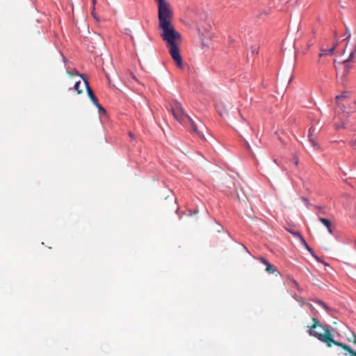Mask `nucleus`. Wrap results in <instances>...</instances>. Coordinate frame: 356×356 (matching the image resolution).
<instances>
[{
  "mask_svg": "<svg viewBox=\"0 0 356 356\" xmlns=\"http://www.w3.org/2000/svg\"><path fill=\"white\" fill-rule=\"evenodd\" d=\"M129 136H130L131 138H134V135H133V134H132L131 132H129Z\"/></svg>",
  "mask_w": 356,
  "mask_h": 356,
  "instance_id": "37",
  "label": "nucleus"
},
{
  "mask_svg": "<svg viewBox=\"0 0 356 356\" xmlns=\"http://www.w3.org/2000/svg\"><path fill=\"white\" fill-rule=\"evenodd\" d=\"M81 84V81H76L74 86V88L75 90L77 91L78 94H81L82 92V90H79V86Z\"/></svg>",
  "mask_w": 356,
  "mask_h": 356,
  "instance_id": "21",
  "label": "nucleus"
},
{
  "mask_svg": "<svg viewBox=\"0 0 356 356\" xmlns=\"http://www.w3.org/2000/svg\"><path fill=\"white\" fill-rule=\"evenodd\" d=\"M312 45V42H308L307 44V49H309Z\"/></svg>",
  "mask_w": 356,
  "mask_h": 356,
  "instance_id": "36",
  "label": "nucleus"
},
{
  "mask_svg": "<svg viewBox=\"0 0 356 356\" xmlns=\"http://www.w3.org/2000/svg\"><path fill=\"white\" fill-rule=\"evenodd\" d=\"M341 348L347 351L350 354V356H356V352H355L349 346L342 343Z\"/></svg>",
  "mask_w": 356,
  "mask_h": 356,
  "instance_id": "12",
  "label": "nucleus"
},
{
  "mask_svg": "<svg viewBox=\"0 0 356 356\" xmlns=\"http://www.w3.org/2000/svg\"><path fill=\"white\" fill-rule=\"evenodd\" d=\"M350 337H348V341L349 342H353V343L356 345V334L353 332H350Z\"/></svg>",
  "mask_w": 356,
  "mask_h": 356,
  "instance_id": "18",
  "label": "nucleus"
},
{
  "mask_svg": "<svg viewBox=\"0 0 356 356\" xmlns=\"http://www.w3.org/2000/svg\"><path fill=\"white\" fill-rule=\"evenodd\" d=\"M313 325L309 326L308 332L310 336L317 338L319 341L325 343L327 347H332L333 345L341 347L342 343L338 342L333 339V336L327 327L321 324L316 318H313Z\"/></svg>",
  "mask_w": 356,
  "mask_h": 356,
  "instance_id": "2",
  "label": "nucleus"
},
{
  "mask_svg": "<svg viewBox=\"0 0 356 356\" xmlns=\"http://www.w3.org/2000/svg\"><path fill=\"white\" fill-rule=\"evenodd\" d=\"M339 43L337 42L336 43H334L333 44V46L330 49V48H327V49H322L321 50V53L319 54V56L321 57L324 55H326V54H333L337 47L338 46Z\"/></svg>",
  "mask_w": 356,
  "mask_h": 356,
  "instance_id": "9",
  "label": "nucleus"
},
{
  "mask_svg": "<svg viewBox=\"0 0 356 356\" xmlns=\"http://www.w3.org/2000/svg\"><path fill=\"white\" fill-rule=\"evenodd\" d=\"M311 129H309V136H308L309 141L311 143L312 146L314 149H318L319 147V146H318V143L312 138L313 135H312Z\"/></svg>",
  "mask_w": 356,
  "mask_h": 356,
  "instance_id": "11",
  "label": "nucleus"
},
{
  "mask_svg": "<svg viewBox=\"0 0 356 356\" xmlns=\"http://www.w3.org/2000/svg\"><path fill=\"white\" fill-rule=\"evenodd\" d=\"M318 220L324 225L326 227H329L331 225V222L329 219L327 218H321V217H319L318 218Z\"/></svg>",
  "mask_w": 356,
  "mask_h": 356,
  "instance_id": "14",
  "label": "nucleus"
},
{
  "mask_svg": "<svg viewBox=\"0 0 356 356\" xmlns=\"http://www.w3.org/2000/svg\"><path fill=\"white\" fill-rule=\"evenodd\" d=\"M289 286L291 287H297L298 286L297 282L295 280L292 279V278L291 279L290 278L289 280Z\"/></svg>",
  "mask_w": 356,
  "mask_h": 356,
  "instance_id": "20",
  "label": "nucleus"
},
{
  "mask_svg": "<svg viewBox=\"0 0 356 356\" xmlns=\"http://www.w3.org/2000/svg\"><path fill=\"white\" fill-rule=\"evenodd\" d=\"M257 259L259 260L260 262L262 263L264 266H266V271L268 274H275V273H278L277 268L274 266L270 264L265 258L259 257Z\"/></svg>",
  "mask_w": 356,
  "mask_h": 356,
  "instance_id": "8",
  "label": "nucleus"
},
{
  "mask_svg": "<svg viewBox=\"0 0 356 356\" xmlns=\"http://www.w3.org/2000/svg\"><path fill=\"white\" fill-rule=\"evenodd\" d=\"M77 76H80L83 79L84 84L86 88V91L88 93V95L89 98L90 99L91 102L93 103V104L98 108L99 113H105L106 110L98 103V101L97 98L95 97L91 88L90 87L89 83L87 80L84 79L83 77V75L80 74L79 72L75 71Z\"/></svg>",
  "mask_w": 356,
  "mask_h": 356,
  "instance_id": "4",
  "label": "nucleus"
},
{
  "mask_svg": "<svg viewBox=\"0 0 356 356\" xmlns=\"http://www.w3.org/2000/svg\"><path fill=\"white\" fill-rule=\"evenodd\" d=\"M298 164V160H296L295 165H297Z\"/></svg>",
  "mask_w": 356,
  "mask_h": 356,
  "instance_id": "40",
  "label": "nucleus"
},
{
  "mask_svg": "<svg viewBox=\"0 0 356 356\" xmlns=\"http://www.w3.org/2000/svg\"><path fill=\"white\" fill-rule=\"evenodd\" d=\"M216 107L219 115L229 122V120L232 118L229 117L228 110L225 108V105L222 103H219L216 104Z\"/></svg>",
  "mask_w": 356,
  "mask_h": 356,
  "instance_id": "7",
  "label": "nucleus"
},
{
  "mask_svg": "<svg viewBox=\"0 0 356 356\" xmlns=\"http://www.w3.org/2000/svg\"><path fill=\"white\" fill-rule=\"evenodd\" d=\"M66 72H67V74L69 76H73V73H72L71 71H70V70H69L68 68H67V70H66Z\"/></svg>",
  "mask_w": 356,
  "mask_h": 356,
  "instance_id": "30",
  "label": "nucleus"
},
{
  "mask_svg": "<svg viewBox=\"0 0 356 356\" xmlns=\"http://www.w3.org/2000/svg\"><path fill=\"white\" fill-rule=\"evenodd\" d=\"M301 244L304 246V247H306L307 245H308V244L307 243L305 239L304 238V237L302 236L300 238H299Z\"/></svg>",
  "mask_w": 356,
  "mask_h": 356,
  "instance_id": "23",
  "label": "nucleus"
},
{
  "mask_svg": "<svg viewBox=\"0 0 356 356\" xmlns=\"http://www.w3.org/2000/svg\"><path fill=\"white\" fill-rule=\"evenodd\" d=\"M243 250H245V251H247V252H248V250H247V248H246V247H245V246H243Z\"/></svg>",
  "mask_w": 356,
  "mask_h": 356,
  "instance_id": "42",
  "label": "nucleus"
},
{
  "mask_svg": "<svg viewBox=\"0 0 356 356\" xmlns=\"http://www.w3.org/2000/svg\"><path fill=\"white\" fill-rule=\"evenodd\" d=\"M318 262L323 263L325 266H327L328 264L326 262H323L316 254L314 257Z\"/></svg>",
  "mask_w": 356,
  "mask_h": 356,
  "instance_id": "24",
  "label": "nucleus"
},
{
  "mask_svg": "<svg viewBox=\"0 0 356 356\" xmlns=\"http://www.w3.org/2000/svg\"><path fill=\"white\" fill-rule=\"evenodd\" d=\"M273 162H274L275 163H277V161H276V160H275V159H274V160H273Z\"/></svg>",
  "mask_w": 356,
  "mask_h": 356,
  "instance_id": "43",
  "label": "nucleus"
},
{
  "mask_svg": "<svg viewBox=\"0 0 356 356\" xmlns=\"http://www.w3.org/2000/svg\"><path fill=\"white\" fill-rule=\"evenodd\" d=\"M243 250H245V251H247V252H248V250H247V248H246V247H245V246H243Z\"/></svg>",
  "mask_w": 356,
  "mask_h": 356,
  "instance_id": "41",
  "label": "nucleus"
},
{
  "mask_svg": "<svg viewBox=\"0 0 356 356\" xmlns=\"http://www.w3.org/2000/svg\"><path fill=\"white\" fill-rule=\"evenodd\" d=\"M176 105L177 108L179 109L180 112L185 116V118L187 119L190 126L193 129V130L197 133V134L202 138H204V134L202 133V131L200 130L201 127H204V124L200 121V125L197 124L188 115L185 114L184 113V110L182 107L181 106V104L177 102Z\"/></svg>",
  "mask_w": 356,
  "mask_h": 356,
  "instance_id": "5",
  "label": "nucleus"
},
{
  "mask_svg": "<svg viewBox=\"0 0 356 356\" xmlns=\"http://www.w3.org/2000/svg\"><path fill=\"white\" fill-rule=\"evenodd\" d=\"M350 145L352 147H355V146H356V140H351V141L350 142Z\"/></svg>",
  "mask_w": 356,
  "mask_h": 356,
  "instance_id": "29",
  "label": "nucleus"
},
{
  "mask_svg": "<svg viewBox=\"0 0 356 356\" xmlns=\"http://www.w3.org/2000/svg\"><path fill=\"white\" fill-rule=\"evenodd\" d=\"M345 40L349 39L351 36L350 31L348 26H346V32H345Z\"/></svg>",
  "mask_w": 356,
  "mask_h": 356,
  "instance_id": "19",
  "label": "nucleus"
},
{
  "mask_svg": "<svg viewBox=\"0 0 356 356\" xmlns=\"http://www.w3.org/2000/svg\"><path fill=\"white\" fill-rule=\"evenodd\" d=\"M287 231L291 234H292L295 238L299 239L301 236H302V234H300V232L298 231H295L293 229H287Z\"/></svg>",
  "mask_w": 356,
  "mask_h": 356,
  "instance_id": "15",
  "label": "nucleus"
},
{
  "mask_svg": "<svg viewBox=\"0 0 356 356\" xmlns=\"http://www.w3.org/2000/svg\"><path fill=\"white\" fill-rule=\"evenodd\" d=\"M124 34L129 35L131 38V40L132 41V42L134 44V36L131 35V30L129 28H126L124 29Z\"/></svg>",
  "mask_w": 356,
  "mask_h": 356,
  "instance_id": "16",
  "label": "nucleus"
},
{
  "mask_svg": "<svg viewBox=\"0 0 356 356\" xmlns=\"http://www.w3.org/2000/svg\"><path fill=\"white\" fill-rule=\"evenodd\" d=\"M334 38H337V31H334Z\"/></svg>",
  "mask_w": 356,
  "mask_h": 356,
  "instance_id": "38",
  "label": "nucleus"
},
{
  "mask_svg": "<svg viewBox=\"0 0 356 356\" xmlns=\"http://www.w3.org/2000/svg\"><path fill=\"white\" fill-rule=\"evenodd\" d=\"M339 2L341 3V0H339Z\"/></svg>",
  "mask_w": 356,
  "mask_h": 356,
  "instance_id": "44",
  "label": "nucleus"
},
{
  "mask_svg": "<svg viewBox=\"0 0 356 356\" xmlns=\"http://www.w3.org/2000/svg\"><path fill=\"white\" fill-rule=\"evenodd\" d=\"M339 43L337 42L336 43H334L333 44V46L330 49V48H327V49H322L321 50V53L319 54V56L321 57L324 55H326V54H333L337 47L338 46Z\"/></svg>",
  "mask_w": 356,
  "mask_h": 356,
  "instance_id": "10",
  "label": "nucleus"
},
{
  "mask_svg": "<svg viewBox=\"0 0 356 356\" xmlns=\"http://www.w3.org/2000/svg\"><path fill=\"white\" fill-rule=\"evenodd\" d=\"M239 117L238 122H236L232 118L229 120V124L240 135L241 132L248 131L251 130L252 128L249 125L246 119L241 115L239 111L235 112Z\"/></svg>",
  "mask_w": 356,
  "mask_h": 356,
  "instance_id": "3",
  "label": "nucleus"
},
{
  "mask_svg": "<svg viewBox=\"0 0 356 356\" xmlns=\"http://www.w3.org/2000/svg\"><path fill=\"white\" fill-rule=\"evenodd\" d=\"M341 128H346L345 124L343 123L336 124V129H339Z\"/></svg>",
  "mask_w": 356,
  "mask_h": 356,
  "instance_id": "27",
  "label": "nucleus"
},
{
  "mask_svg": "<svg viewBox=\"0 0 356 356\" xmlns=\"http://www.w3.org/2000/svg\"><path fill=\"white\" fill-rule=\"evenodd\" d=\"M350 96V92L349 91H344L341 95L336 96V99L338 100L339 99H346L348 98Z\"/></svg>",
  "mask_w": 356,
  "mask_h": 356,
  "instance_id": "13",
  "label": "nucleus"
},
{
  "mask_svg": "<svg viewBox=\"0 0 356 356\" xmlns=\"http://www.w3.org/2000/svg\"><path fill=\"white\" fill-rule=\"evenodd\" d=\"M311 254V255L314 257V256L316 255L315 252H314V250H312L311 252H309Z\"/></svg>",
  "mask_w": 356,
  "mask_h": 356,
  "instance_id": "35",
  "label": "nucleus"
},
{
  "mask_svg": "<svg viewBox=\"0 0 356 356\" xmlns=\"http://www.w3.org/2000/svg\"><path fill=\"white\" fill-rule=\"evenodd\" d=\"M301 200H302V202H304L305 203V206H306L307 208H309V206H310V203H309V200H308L307 198L305 197H301Z\"/></svg>",
  "mask_w": 356,
  "mask_h": 356,
  "instance_id": "22",
  "label": "nucleus"
},
{
  "mask_svg": "<svg viewBox=\"0 0 356 356\" xmlns=\"http://www.w3.org/2000/svg\"><path fill=\"white\" fill-rule=\"evenodd\" d=\"M256 51H257V49H255L253 47H251V52L252 54H254Z\"/></svg>",
  "mask_w": 356,
  "mask_h": 356,
  "instance_id": "34",
  "label": "nucleus"
},
{
  "mask_svg": "<svg viewBox=\"0 0 356 356\" xmlns=\"http://www.w3.org/2000/svg\"><path fill=\"white\" fill-rule=\"evenodd\" d=\"M245 148L247 149V150L250 151L251 150V147H250V145L248 143V141L245 140Z\"/></svg>",
  "mask_w": 356,
  "mask_h": 356,
  "instance_id": "26",
  "label": "nucleus"
},
{
  "mask_svg": "<svg viewBox=\"0 0 356 356\" xmlns=\"http://www.w3.org/2000/svg\"><path fill=\"white\" fill-rule=\"evenodd\" d=\"M172 114H173V115H174L175 118V119H177V120H179L178 114H177V113H176L173 109H172Z\"/></svg>",
  "mask_w": 356,
  "mask_h": 356,
  "instance_id": "28",
  "label": "nucleus"
},
{
  "mask_svg": "<svg viewBox=\"0 0 356 356\" xmlns=\"http://www.w3.org/2000/svg\"><path fill=\"white\" fill-rule=\"evenodd\" d=\"M327 229V231L330 234H332V229L331 228V225L326 227Z\"/></svg>",
  "mask_w": 356,
  "mask_h": 356,
  "instance_id": "32",
  "label": "nucleus"
},
{
  "mask_svg": "<svg viewBox=\"0 0 356 356\" xmlns=\"http://www.w3.org/2000/svg\"><path fill=\"white\" fill-rule=\"evenodd\" d=\"M305 248L309 252H311L313 250L309 245H307Z\"/></svg>",
  "mask_w": 356,
  "mask_h": 356,
  "instance_id": "31",
  "label": "nucleus"
},
{
  "mask_svg": "<svg viewBox=\"0 0 356 356\" xmlns=\"http://www.w3.org/2000/svg\"><path fill=\"white\" fill-rule=\"evenodd\" d=\"M345 69H344V74H348L349 72L350 66L348 63L346 65H344Z\"/></svg>",
  "mask_w": 356,
  "mask_h": 356,
  "instance_id": "25",
  "label": "nucleus"
},
{
  "mask_svg": "<svg viewBox=\"0 0 356 356\" xmlns=\"http://www.w3.org/2000/svg\"><path fill=\"white\" fill-rule=\"evenodd\" d=\"M60 54L62 55V57H63V61L64 63H66L67 61V58L63 55L62 53H60Z\"/></svg>",
  "mask_w": 356,
  "mask_h": 356,
  "instance_id": "33",
  "label": "nucleus"
},
{
  "mask_svg": "<svg viewBox=\"0 0 356 356\" xmlns=\"http://www.w3.org/2000/svg\"><path fill=\"white\" fill-rule=\"evenodd\" d=\"M159 28L161 32L160 35L167 46L179 43L181 41V34L176 31L171 23L172 12L170 9L158 12Z\"/></svg>",
  "mask_w": 356,
  "mask_h": 356,
  "instance_id": "1",
  "label": "nucleus"
},
{
  "mask_svg": "<svg viewBox=\"0 0 356 356\" xmlns=\"http://www.w3.org/2000/svg\"><path fill=\"white\" fill-rule=\"evenodd\" d=\"M178 44L179 43L168 45V46H167V47L169 50V53H170L171 57L175 60L177 65L179 68H181L183 67V60H182V57H181L180 51H179Z\"/></svg>",
  "mask_w": 356,
  "mask_h": 356,
  "instance_id": "6",
  "label": "nucleus"
},
{
  "mask_svg": "<svg viewBox=\"0 0 356 356\" xmlns=\"http://www.w3.org/2000/svg\"><path fill=\"white\" fill-rule=\"evenodd\" d=\"M355 51V48L350 53L348 58L343 61V63L344 65H346V63H348L349 61H350L353 59V58L354 56Z\"/></svg>",
  "mask_w": 356,
  "mask_h": 356,
  "instance_id": "17",
  "label": "nucleus"
},
{
  "mask_svg": "<svg viewBox=\"0 0 356 356\" xmlns=\"http://www.w3.org/2000/svg\"><path fill=\"white\" fill-rule=\"evenodd\" d=\"M292 79H293V76H291V78L289 80V83H290L292 81Z\"/></svg>",
  "mask_w": 356,
  "mask_h": 356,
  "instance_id": "39",
  "label": "nucleus"
}]
</instances>
